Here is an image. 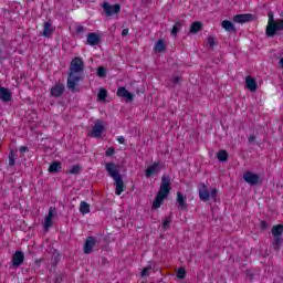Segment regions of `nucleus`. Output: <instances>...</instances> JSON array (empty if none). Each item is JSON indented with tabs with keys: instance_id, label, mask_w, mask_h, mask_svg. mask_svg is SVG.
<instances>
[{
	"instance_id": "1",
	"label": "nucleus",
	"mask_w": 283,
	"mask_h": 283,
	"mask_svg": "<svg viewBox=\"0 0 283 283\" xmlns=\"http://www.w3.org/2000/svg\"><path fill=\"white\" fill-rule=\"evenodd\" d=\"M83 72H85V62L83 59L75 56L69 66L66 87L72 92H78V82L83 81Z\"/></svg>"
},
{
	"instance_id": "42",
	"label": "nucleus",
	"mask_w": 283,
	"mask_h": 283,
	"mask_svg": "<svg viewBox=\"0 0 283 283\" xmlns=\"http://www.w3.org/2000/svg\"><path fill=\"white\" fill-rule=\"evenodd\" d=\"M210 198H212V200H214V202H216V199L218 198V189L213 188L210 191Z\"/></svg>"
},
{
	"instance_id": "9",
	"label": "nucleus",
	"mask_w": 283,
	"mask_h": 283,
	"mask_svg": "<svg viewBox=\"0 0 283 283\" xmlns=\"http://www.w3.org/2000/svg\"><path fill=\"white\" fill-rule=\"evenodd\" d=\"M234 23H251V21H255V15L251 13H242L233 17Z\"/></svg>"
},
{
	"instance_id": "6",
	"label": "nucleus",
	"mask_w": 283,
	"mask_h": 283,
	"mask_svg": "<svg viewBox=\"0 0 283 283\" xmlns=\"http://www.w3.org/2000/svg\"><path fill=\"white\" fill-rule=\"evenodd\" d=\"M158 192L163 193L164 196H169V193H171V177L170 176L161 177V184H160Z\"/></svg>"
},
{
	"instance_id": "27",
	"label": "nucleus",
	"mask_w": 283,
	"mask_h": 283,
	"mask_svg": "<svg viewBox=\"0 0 283 283\" xmlns=\"http://www.w3.org/2000/svg\"><path fill=\"white\" fill-rule=\"evenodd\" d=\"M217 158L220 163H227L229 159V153H227V150H219L217 153Z\"/></svg>"
},
{
	"instance_id": "5",
	"label": "nucleus",
	"mask_w": 283,
	"mask_h": 283,
	"mask_svg": "<svg viewBox=\"0 0 283 283\" xmlns=\"http://www.w3.org/2000/svg\"><path fill=\"white\" fill-rule=\"evenodd\" d=\"M101 7L103 8L106 17H114V14H120V4L111 6L109 2L104 1Z\"/></svg>"
},
{
	"instance_id": "48",
	"label": "nucleus",
	"mask_w": 283,
	"mask_h": 283,
	"mask_svg": "<svg viewBox=\"0 0 283 283\" xmlns=\"http://www.w3.org/2000/svg\"><path fill=\"white\" fill-rule=\"evenodd\" d=\"M127 34H129V29H124L122 31V36H127Z\"/></svg>"
},
{
	"instance_id": "8",
	"label": "nucleus",
	"mask_w": 283,
	"mask_h": 283,
	"mask_svg": "<svg viewBox=\"0 0 283 283\" xmlns=\"http://www.w3.org/2000/svg\"><path fill=\"white\" fill-rule=\"evenodd\" d=\"M103 132H105V126L103 125V120L97 119L95 122V125L93 126L91 136H92V138H99V136L103 135Z\"/></svg>"
},
{
	"instance_id": "34",
	"label": "nucleus",
	"mask_w": 283,
	"mask_h": 283,
	"mask_svg": "<svg viewBox=\"0 0 283 283\" xmlns=\"http://www.w3.org/2000/svg\"><path fill=\"white\" fill-rule=\"evenodd\" d=\"M53 222L52 219L50 217H45L44 219V231H48V229H50V227H52Z\"/></svg>"
},
{
	"instance_id": "4",
	"label": "nucleus",
	"mask_w": 283,
	"mask_h": 283,
	"mask_svg": "<svg viewBox=\"0 0 283 283\" xmlns=\"http://www.w3.org/2000/svg\"><path fill=\"white\" fill-rule=\"evenodd\" d=\"M243 180H245L248 185H251L252 187H255V185H262V182H264V178L251 171L243 174Z\"/></svg>"
},
{
	"instance_id": "20",
	"label": "nucleus",
	"mask_w": 283,
	"mask_h": 283,
	"mask_svg": "<svg viewBox=\"0 0 283 283\" xmlns=\"http://www.w3.org/2000/svg\"><path fill=\"white\" fill-rule=\"evenodd\" d=\"M63 92H65V86L63 84H56L51 88V96L59 98V96H63Z\"/></svg>"
},
{
	"instance_id": "39",
	"label": "nucleus",
	"mask_w": 283,
	"mask_h": 283,
	"mask_svg": "<svg viewBox=\"0 0 283 283\" xmlns=\"http://www.w3.org/2000/svg\"><path fill=\"white\" fill-rule=\"evenodd\" d=\"M56 213V208L55 207H51L49 209V213L46 216V218H51V220L54 218V214Z\"/></svg>"
},
{
	"instance_id": "28",
	"label": "nucleus",
	"mask_w": 283,
	"mask_h": 283,
	"mask_svg": "<svg viewBox=\"0 0 283 283\" xmlns=\"http://www.w3.org/2000/svg\"><path fill=\"white\" fill-rule=\"evenodd\" d=\"M80 213H82L83 216L90 213V203H87L86 201H81Z\"/></svg>"
},
{
	"instance_id": "29",
	"label": "nucleus",
	"mask_w": 283,
	"mask_h": 283,
	"mask_svg": "<svg viewBox=\"0 0 283 283\" xmlns=\"http://www.w3.org/2000/svg\"><path fill=\"white\" fill-rule=\"evenodd\" d=\"M67 174L78 176V174H81V166L74 165L70 170H67Z\"/></svg>"
},
{
	"instance_id": "33",
	"label": "nucleus",
	"mask_w": 283,
	"mask_h": 283,
	"mask_svg": "<svg viewBox=\"0 0 283 283\" xmlns=\"http://www.w3.org/2000/svg\"><path fill=\"white\" fill-rule=\"evenodd\" d=\"M185 275H187V271L185 270V268H180L178 271H177V277L179 280H185Z\"/></svg>"
},
{
	"instance_id": "47",
	"label": "nucleus",
	"mask_w": 283,
	"mask_h": 283,
	"mask_svg": "<svg viewBox=\"0 0 283 283\" xmlns=\"http://www.w3.org/2000/svg\"><path fill=\"white\" fill-rule=\"evenodd\" d=\"M20 151L22 154H25V151H30V149L28 148V146H22V147H20Z\"/></svg>"
},
{
	"instance_id": "23",
	"label": "nucleus",
	"mask_w": 283,
	"mask_h": 283,
	"mask_svg": "<svg viewBox=\"0 0 283 283\" xmlns=\"http://www.w3.org/2000/svg\"><path fill=\"white\" fill-rule=\"evenodd\" d=\"M202 30V22L196 21L190 25V34H198Z\"/></svg>"
},
{
	"instance_id": "36",
	"label": "nucleus",
	"mask_w": 283,
	"mask_h": 283,
	"mask_svg": "<svg viewBox=\"0 0 283 283\" xmlns=\"http://www.w3.org/2000/svg\"><path fill=\"white\" fill-rule=\"evenodd\" d=\"M149 271H151V264H148L146 268L142 271V277H147L149 275Z\"/></svg>"
},
{
	"instance_id": "12",
	"label": "nucleus",
	"mask_w": 283,
	"mask_h": 283,
	"mask_svg": "<svg viewBox=\"0 0 283 283\" xmlns=\"http://www.w3.org/2000/svg\"><path fill=\"white\" fill-rule=\"evenodd\" d=\"M23 260H25V254L23 251H15V253L12 255V265L18 269V266L23 264Z\"/></svg>"
},
{
	"instance_id": "22",
	"label": "nucleus",
	"mask_w": 283,
	"mask_h": 283,
	"mask_svg": "<svg viewBox=\"0 0 283 283\" xmlns=\"http://www.w3.org/2000/svg\"><path fill=\"white\" fill-rule=\"evenodd\" d=\"M221 28H223L226 32H235V25H233V22L229 20H223L221 23Z\"/></svg>"
},
{
	"instance_id": "50",
	"label": "nucleus",
	"mask_w": 283,
	"mask_h": 283,
	"mask_svg": "<svg viewBox=\"0 0 283 283\" xmlns=\"http://www.w3.org/2000/svg\"><path fill=\"white\" fill-rule=\"evenodd\" d=\"M54 262H59V255L54 258Z\"/></svg>"
},
{
	"instance_id": "40",
	"label": "nucleus",
	"mask_w": 283,
	"mask_h": 283,
	"mask_svg": "<svg viewBox=\"0 0 283 283\" xmlns=\"http://www.w3.org/2000/svg\"><path fill=\"white\" fill-rule=\"evenodd\" d=\"M114 154H116V150L114 149V147H111L106 150L105 156H107L108 158H112Z\"/></svg>"
},
{
	"instance_id": "19",
	"label": "nucleus",
	"mask_w": 283,
	"mask_h": 283,
	"mask_svg": "<svg viewBox=\"0 0 283 283\" xmlns=\"http://www.w3.org/2000/svg\"><path fill=\"white\" fill-rule=\"evenodd\" d=\"M88 45H99L101 44V35L97 33H88L87 39H86Z\"/></svg>"
},
{
	"instance_id": "45",
	"label": "nucleus",
	"mask_w": 283,
	"mask_h": 283,
	"mask_svg": "<svg viewBox=\"0 0 283 283\" xmlns=\"http://www.w3.org/2000/svg\"><path fill=\"white\" fill-rule=\"evenodd\" d=\"M248 142H249L250 144L255 143V135L251 134L250 137H249V139H248Z\"/></svg>"
},
{
	"instance_id": "21",
	"label": "nucleus",
	"mask_w": 283,
	"mask_h": 283,
	"mask_svg": "<svg viewBox=\"0 0 283 283\" xmlns=\"http://www.w3.org/2000/svg\"><path fill=\"white\" fill-rule=\"evenodd\" d=\"M245 87H248V90L250 92H255L258 90V82L255 81V78H253L251 76H247L245 77Z\"/></svg>"
},
{
	"instance_id": "15",
	"label": "nucleus",
	"mask_w": 283,
	"mask_h": 283,
	"mask_svg": "<svg viewBox=\"0 0 283 283\" xmlns=\"http://www.w3.org/2000/svg\"><path fill=\"white\" fill-rule=\"evenodd\" d=\"M199 198L202 202H209L210 192L207 189V185L205 184H201V186L199 187Z\"/></svg>"
},
{
	"instance_id": "44",
	"label": "nucleus",
	"mask_w": 283,
	"mask_h": 283,
	"mask_svg": "<svg viewBox=\"0 0 283 283\" xmlns=\"http://www.w3.org/2000/svg\"><path fill=\"white\" fill-rule=\"evenodd\" d=\"M117 140H118L119 145H125V137L119 136V137H117Z\"/></svg>"
},
{
	"instance_id": "10",
	"label": "nucleus",
	"mask_w": 283,
	"mask_h": 283,
	"mask_svg": "<svg viewBox=\"0 0 283 283\" xmlns=\"http://www.w3.org/2000/svg\"><path fill=\"white\" fill-rule=\"evenodd\" d=\"M96 247V237H87L84 242V254L90 255L92 251H94V248Z\"/></svg>"
},
{
	"instance_id": "13",
	"label": "nucleus",
	"mask_w": 283,
	"mask_h": 283,
	"mask_svg": "<svg viewBox=\"0 0 283 283\" xmlns=\"http://www.w3.org/2000/svg\"><path fill=\"white\" fill-rule=\"evenodd\" d=\"M117 96L120 98H126V103H132L134 101V95L123 86L117 90Z\"/></svg>"
},
{
	"instance_id": "31",
	"label": "nucleus",
	"mask_w": 283,
	"mask_h": 283,
	"mask_svg": "<svg viewBox=\"0 0 283 283\" xmlns=\"http://www.w3.org/2000/svg\"><path fill=\"white\" fill-rule=\"evenodd\" d=\"M14 165H17V159L14 156V150H11L9 153V167H14Z\"/></svg>"
},
{
	"instance_id": "11",
	"label": "nucleus",
	"mask_w": 283,
	"mask_h": 283,
	"mask_svg": "<svg viewBox=\"0 0 283 283\" xmlns=\"http://www.w3.org/2000/svg\"><path fill=\"white\" fill-rule=\"evenodd\" d=\"M163 171V166L160 163H154L153 165L148 166V168L145 171L146 178H151L154 174H160Z\"/></svg>"
},
{
	"instance_id": "37",
	"label": "nucleus",
	"mask_w": 283,
	"mask_h": 283,
	"mask_svg": "<svg viewBox=\"0 0 283 283\" xmlns=\"http://www.w3.org/2000/svg\"><path fill=\"white\" fill-rule=\"evenodd\" d=\"M268 17H269L268 28H271L273 24H275V20L273 18V12L270 11L268 13Z\"/></svg>"
},
{
	"instance_id": "14",
	"label": "nucleus",
	"mask_w": 283,
	"mask_h": 283,
	"mask_svg": "<svg viewBox=\"0 0 283 283\" xmlns=\"http://www.w3.org/2000/svg\"><path fill=\"white\" fill-rule=\"evenodd\" d=\"M52 34H54V28L52 27V22L51 21L44 22V29L40 33V36H45L46 39H50Z\"/></svg>"
},
{
	"instance_id": "2",
	"label": "nucleus",
	"mask_w": 283,
	"mask_h": 283,
	"mask_svg": "<svg viewBox=\"0 0 283 283\" xmlns=\"http://www.w3.org/2000/svg\"><path fill=\"white\" fill-rule=\"evenodd\" d=\"M105 170L107 171L108 176L114 180L116 196H120V193H123V191L127 189V186H125V181H123V177L120 176V172H118L116 164L106 163Z\"/></svg>"
},
{
	"instance_id": "30",
	"label": "nucleus",
	"mask_w": 283,
	"mask_h": 283,
	"mask_svg": "<svg viewBox=\"0 0 283 283\" xmlns=\"http://www.w3.org/2000/svg\"><path fill=\"white\" fill-rule=\"evenodd\" d=\"M97 76H99V78H105V76H107V70L105 66L97 67Z\"/></svg>"
},
{
	"instance_id": "38",
	"label": "nucleus",
	"mask_w": 283,
	"mask_h": 283,
	"mask_svg": "<svg viewBox=\"0 0 283 283\" xmlns=\"http://www.w3.org/2000/svg\"><path fill=\"white\" fill-rule=\"evenodd\" d=\"M207 45H209L210 48H213V45H216V38H213V35H210L207 39Z\"/></svg>"
},
{
	"instance_id": "7",
	"label": "nucleus",
	"mask_w": 283,
	"mask_h": 283,
	"mask_svg": "<svg viewBox=\"0 0 283 283\" xmlns=\"http://www.w3.org/2000/svg\"><path fill=\"white\" fill-rule=\"evenodd\" d=\"M281 30H283V20L279 19L273 25L266 27V36L273 38L275 36V33L280 32Z\"/></svg>"
},
{
	"instance_id": "18",
	"label": "nucleus",
	"mask_w": 283,
	"mask_h": 283,
	"mask_svg": "<svg viewBox=\"0 0 283 283\" xmlns=\"http://www.w3.org/2000/svg\"><path fill=\"white\" fill-rule=\"evenodd\" d=\"M165 198H167V195L158 192L153 201V209H160V207H163V202H165Z\"/></svg>"
},
{
	"instance_id": "26",
	"label": "nucleus",
	"mask_w": 283,
	"mask_h": 283,
	"mask_svg": "<svg viewBox=\"0 0 283 283\" xmlns=\"http://www.w3.org/2000/svg\"><path fill=\"white\" fill-rule=\"evenodd\" d=\"M50 174H59L61 171V161H54L49 167Z\"/></svg>"
},
{
	"instance_id": "16",
	"label": "nucleus",
	"mask_w": 283,
	"mask_h": 283,
	"mask_svg": "<svg viewBox=\"0 0 283 283\" xmlns=\"http://www.w3.org/2000/svg\"><path fill=\"white\" fill-rule=\"evenodd\" d=\"M0 99L3 101V103H10V101H12V93L10 92V88L0 86Z\"/></svg>"
},
{
	"instance_id": "35",
	"label": "nucleus",
	"mask_w": 283,
	"mask_h": 283,
	"mask_svg": "<svg viewBox=\"0 0 283 283\" xmlns=\"http://www.w3.org/2000/svg\"><path fill=\"white\" fill-rule=\"evenodd\" d=\"M171 227V217H167L163 222V229H169Z\"/></svg>"
},
{
	"instance_id": "43",
	"label": "nucleus",
	"mask_w": 283,
	"mask_h": 283,
	"mask_svg": "<svg viewBox=\"0 0 283 283\" xmlns=\"http://www.w3.org/2000/svg\"><path fill=\"white\" fill-rule=\"evenodd\" d=\"M83 32H85V27L78 24V25L76 27V33H77V34H83Z\"/></svg>"
},
{
	"instance_id": "46",
	"label": "nucleus",
	"mask_w": 283,
	"mask_h": 283,
	"mask_svg": "<svg viewBox=\"0 0 283 283\" xmlns=\"http://www.w3.org/2000/svg\"><path fill=\"white\" fill-rule=\"evenodd\" d=\"M172 83H174V85H178V83H180V77L175 76V77L172 78Z\"/></svg>"
},
{
	"instance_id": "3",
	"label": "nucleus",
	"mask_w": 283,
	"mask_h": 283,
	"mask_svg": "<svg viewBox=\"0 0 283 283\" xmlns=\"http://www.w3.org/2000/svg\"><path fill=\"white\" fill-rule=\"evenodd\" d=\"M282 233H283V226L276 224L272 227V235L274 238L272 247L274 251H280L282 248Z\"/></svg>"
},
{
	"instance_id": "25",
	"label": "nucleus",
	"mask_w": 283,
	"mask_h": 283,
	"mask_svg": "<svg viewBox=\"0 0 283 283\" xmlns=\"http://www.w3.org/2000/svg\"><path fill=\"white\" fill-rule=\"evenodd\" d=\"M154 50H155V52L163 53L167 50V44L165 43L164 40H158L155 44Z\"/></svg>"
},
{
	"instance_id": "24",
	"label": "nucleus",
	"mask_w": 283,
	"mask_h": 283,
	"mask_svg": "<svg viewBox=\"0 0 283 283\" xmlns=\"http://www.w3.org/2000/svg\"><path fill=\"white\" fill-rule=\"evenodd\" d=\"M182 25H185V21L176 22L170 32L171 36H178V32H180V30L182 29Z\"/></svg>"
},
{
	"instance_id": "41",
	"label": "nucleus",
	"mask_w": 283,
	"mask_h": 283,
	"mask_svg": "<svg viewBox=\"0 0 283 283\" xmlns=\"http://www.w3.org/2000/svg\"><path fill=\"white\" fill-rule=\"evenodd\" d=\"M63 277H65V274H63V273H57V274H55V283H61V282H63Z\"/></svg>"
},
{
	"instance_id": "32",
	"label": "nucleus",
	"mask_w": 283,
	"mask_h": 283,
	"mask_svg": "<svg viewBox=\"0 0 283 283\" xmlns=\"http://www.w3.org/2000/svg\"><path fill=\"white\" fill-rule=\"evenodd\" d=\"M98 101H105L107 98V90L101 88L97 94Z\"/></svg>"
},
{
	"instance_id": "49",
	"label": "nucleus",
	"mask_w": 283,
	"mask_h": 283,
	"mask_svg": "<svg viewBox=\"0 0 283 283\" xmlns=\"http://www.w3.org/2000/svg\"><path fill=\"white\" fill-rule=\"evenodd\" d=\"M266 227H269V226L266 224V221H262V222H261V228H262V229H266Z\"/></svg>"
},
{
	"instance_id": "17",
	"label": "nucleus",
	"mask_w": 283,
	"mask_h": 283,
	"mask_svg": "<svg viewBox=\"0 0 283 283\" xmlns=\"http://www.w3.org/2000/svg\"><path fill=\"white\" fill-rule=\"evenodd\" d=\"M177 207L184 211L189 208V205H187V197L180 191L177 192Z\"/></svg>"
}]
</instances>
